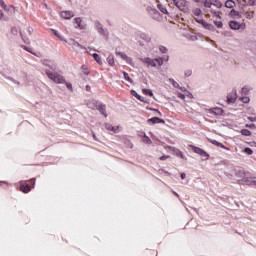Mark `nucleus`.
Here are the masks:
<instances>
[{
  "mask_svg": "<svg viewBox=\"0 0 256 256\" xmlns=\"http://www.w3.org/2000/svg\"><path fill=\"white\" fill-rule=\"evenodd\" d=\"M45 73L48 79H50V81H53L54 83L61 84V85L65 84L67 89H69L70 91H73V85L69 82H66L65 77L61 76V74L54 73L49 69H46Z\"/></svg>",
  "mask_w": 256,
  "mask_h": 256,
  "instance_id": "f257e3e1",
  "label": "nucleus"
},
{
  "mask_svg": "<svg viewBox=\"0 0 256 256\" xmlns=\"http://www.w3.org/2000/svg\"><path fill=\"white\" fill-rule=\"evenodd\" d=\"M140 61L146 65L147 67H162L163 65V58L158 57V58H150V57H142L140 58Z\"/></svg>",
  "mask_w": 256,
  "mask_h": 256,
  "instance_id": "f03ea898",
  "label": "nucleus"
},
{
  "mask_svg": "<svg viewBox=\"0 0 256 256\" xmlns=\"http://www.w3.org/2000/svg\"><path fill=\"white\" fill-rule=\"evenodd\" d=\"M204 7H206V9H211V13H213L215 17H219V12L213 10L212 7H216V9H221L223 7V3H221V1L219 0H205Z\"/></svg>",
  "mask_w": 256,
  "mask_h": 256,
  "instance_id": "7ed1b4c3",
  "label": "nucleus"
},
{
  "mask_svg": "<svg viewBox=\"0 0 256 256\" xmlns=\"http://www.w3.org/2000/svg\"><path fill=\"white\" fill-rule=\"evenodd\" d=\"M228 169L230 170V172H224L226 177H228V179H233L234 175H235V177H241L242 179L247 178L245 176V171L235 169V166H233V164H230L228 166Z\"/></svg>",
  "mask_w": 256,
  "mask_h": 256,
  "instance_id": "20e7f679",
  "label": "nucleus"
},
{
  "mask_svg": "<svg viewBox=\"0 0 256 256\" xmlns=\"http://www.w3.org/2000/svg\"><path fill=\"white\" fill-rule=\"evenodd\" d=\"M205 113L208 117H221L224 111L223 108L213 107V108H206Z\"/></svg>",
  "mask_w": 256,
  "mask_h": 256,
  "instance_id": "39448f33",
  "label": "nucleus"
},
{
  "mask_svg": "<svg viewBox=\"0 0 256 256\" xmlns=\"http://www.w3.org/2000/svg\"><path fill=\"white\" fill-rule=\"evenodd\" d=\"M229 27L233 31H245V29H247V24L245 22L239 23L236 20H231L229 22Z\"/></svg>",
  "mask_w": 256,
  "mask_h": 256,
  "instance_id": "423d86ee",
  "label": "nucleus"
},
{
  "mask_svg": "<svg viewBox=\"0 0 256 256\" xmlns=\"http://www.w3.org/2000/svg\"><path fill=\"white\" fill-rule=\"evenodd\" d=\"M189 148L194 153H197V155H200V157H203V159L205 161H207V159H209V153H207V151H205L203 148H200V147H197V146H194V145H189Z\"/></svg>",
  "mask_w": 256,
  "mask_h": 256,
  "instance_id": "0eeeda50",
  "label": "nucleus"
},
{
  "mask_svg": "<svg viewBox=\"0 0 256 256\" xmlns=\"http://www.w3.org/2000/svg\"><path fill=\"white\" fill-rule=\"evenodd\" d=\"M94 27L99 35H102L103 37H109V31L107 30V28H104L103 24H101L99 21L96 20L94 22Z\"/></svg>",
  "mask_w": 256,
  "mask_h": 256,
  "instance_id": "6e6552de",
  "label": "nucleus"
},
{
  "mask_svg": "<svg viewBox=\"0 0 256 256\" xmlns=\"http://www.w3.org/2000/svg\"><path fill=\"white\" fill-rule=\"evenodd\" d=\"M196 23H199L200 25H202V27H204V29H207L208 31H214L215 26H213V24H209L207 22H205V20L203 18H195Z\"/></svg>",
  "mask_w": 256,
  "mask_h": 256,
  "instance_id": "1a4fd4ad",
  "label": "nucleus"
},
{
  "mask_svg": "<svg viewBox=\"0 0 256 256\" xmlns=\"http://www.w3.org/2000/svg\"><path fill=\"white\" fill-rule=\"evenodd\" d=\"M41 63L45 65V67H49L51 71H57V64L55 63V61L49 60V59H43L41 60Z\"/></svg>",
  "mask_w": 256,
  "mask_h": 256,
  "instance_id": "9d476101",
  "label": "nucleus"
},
{
  "mask_svg": "<svg viewBox=\"0 0 256 256\" xmlns=\"http://www.w3.org/2000/svg\"><path fill=\"white\" fill-rule=\"evenodd\" d=\"M116 55H118L119 57H121V59L126 61V63H128V65H133V58L127 56V54H125V52L116 50Z\"/></svg>",
  "mask_w": 256,
  "mask_h": 256,
  "instance_id": "9b49d317",
  "label": "nucleus"
},
{
  "mask_svg": "<svg viewBox=\"0 0 256 256\" xmlns=\"http://www.w3.org/2000/svg\"><path fill=\"white\" fill-rule=\"evenodd\" d=\"M74 23L77 25L76 29H81V30L87 29V24L83 22V19H81V17L75 18Z\"/></svg>",
  "mask_w": 256,
  "mask_h": 256,
  "instance_id": "f8f14e48",
  "label": "nucleus"
},
{
  "mask_svg": "<svg viewBox=\"0 0 256 256\" xmlns=\"http://www.w3.org/2000/svg\"><path fill=\"white\" fill-rule=\"evenodd\" d=\"M20 191H22V193H29V191H31V185H29V182L21 181L20 182Z\"/></svg>",
  "mask_w": 256,
  "mask_h": 256,
  "instance_id": "ddd939ff",
  "label": "nucleus"
},
{
  "mask_svg": "<svg viewBox=\"0 0 256 256\" xmlns=\"http://www.w3.org/2000/svg\"><path fill=\"white\" fill-rule=\"evenodd\" d=\"M170 150L172 151L173 155L176 157H180V159H183L184 161H187V157L183 155V152L175 147H170Z\"/></svg>",
  "mask_w": 256,
  "mask_h": 256,
  "instance_id": "4468645a",
  "label": "nucleus"
},
{
  "mask_svg": "<svg viewBox=\"0 0 256 256\" xmlns=\"http://www.w3.org/2000/svg\"><path fill=\"white\" fill-rule=\"evenodd\" d=\"M146 11L151 15L154 19H159L160 13L157 9L149 6L147 7Z\"/></svg>",
  "mask_w": 256,
  "mask_h": 256,
  "instance_id": "2eb2a0df",
  "label": "nucleus"
},
{
  "mask_svg": "<svg viewBox=\"0 0 256 256\" xmlns=\"http://www.w3.org/2000/svg\"><path fill=\"white\" fill-rule=\"evenodd\" d=\"M174 5L177 7V9L183 11V9H185L187 6V0H174Z\"/></svg>",
  "mask_w": 256,
  "mask_h": 256,
  "instance_id": "dca6fc26",
  "label": "nucleus"
},
{
  "mask_svg": "<svg viewBox=\"0 0 256 256\" xmlns=\"http://www.w3.org/2000/svg\"><path fill=\"white\" fill-rule=\"evenodd\" d=\"M192 17H194V19H203V10L200 8L192 9Z\"/></svg>",
  "mask_w": 256,
  "mask_h": 256,
  "instance_id": "f3484780",
  "label": "nucleus"
},
{
  "mask_svg": "<svg viewBox=\"0 0 256 256\" xmlns=\"http://www.w3.org/2000/svg\"><path fill=\"white\" fill-rule=\"evenodd\" d=\"M237 101V91H232L227 95V102L228 103H235Z\"/></svg>",
  "mask_w": 256,
  "mask_h": 256,
  "instance_id": "a211bd4d",
  "label": "nucleus"
},
{
  "mask_svg": "<svg viewBox=\"0 0 256 256\" xmlns=\"http://www.w3.org/2000/svg\"><path fill=\"white\" fill-rule=\"evenodd\" d=\"M99 101H97V100H89L88 102H87V107L89 108V109H93L94 111L96 110L97 111V109H98V107H99Z\"/></svg>",
  "mask_w": 256,
  "mask_h": 256,
  "instance_id": "6ab92c4d",
  "label": "nucleus"
},
{
  "mask_svg": "<svg viewBox=\"0 0 256 256\" xmlns=\"http://www.w3.org/2000/svg\"><path fill=\"white\" fill-rule=\"evenodd\" d=\"M96 111H99L103 117H107V106L102 104L101 102L98 104V108Z\"/></svg>",
  "mask_w": 256,
  "mask_h": 256,
  "instance_id": "aec40b11",
  "label": "nucleus"
},
{
  "mask_svg": "<svg viewBox=\"0 0 256 256\" xmlns=\"http://www.w3.org/2000/svg\"><path fill=\"white\" fill-rule=\"evenodd\" d=\"M60 15L63 19H73V17H75V12H73V11H62Z\"/></svg>",
  "mask_w": 256,
  "mask_h": 256,
  "instance_id": "412c9836",
  "label": "nucleus"
},
{
  "mask_svg": "<svg viewBox=\"0 0 256 256\" xmlns=\"http://www.w3.org/2000/svg\"><path fill=\"white\" fill-rule=\"evenodd\" d=\"M147 123H151L152 125H157L159 123H165V120L159 117H152L147 120Z\"/></svg>",
  "mask_w": 256,
  "mask_h": 256,
  "instance_id": "4be33fe9",
  "label": "nucleus"
},
{
  "mask_svg": "<svg viewBox=\"0 0 256 256\" xmlns=\"http://www.w3.org/2000/svg\"><path fill=\"white\" fill-rule=\"evenodd\" d=\"M68 45H70L73 49H87L86 47H83V45L79 44V42L75 40H70L69 42L67 41Z\"/></svg>",
  "mask_w": 256,
  "mask_h": 256,
  "instance_id": "5701e85b",
  "label": "nucleus"
},
{
  "mask_svg": "<svg viewBox=\"0 0 256 256\" xmlns=\"http://www.w3.org/2000/svg\"><path fill=\"white\" fill-rule=\"evenodd\" d=\"M131 95H133V97H136V99H138V101H141L142 103H147V98L139 95L137 93V91L135 90H131Z\"/></svg>",
  "mask_w": 256,
  "mask_h": 256,
  "instance_id": "b1692460",
  "label": "nucleus"
},
{
  "mask_svg": "<svg viewBox=\"0 0 256 256\" xmlns=\"http://www.w3.org/2000/svg\"><path fill=\"white\" fill-rule=\"evenodd\" d=\"M105 129H107V131H112L113 133H119V126H113L109 123L105 124Z\"/></svg>",
  "mask_w": 256,
  "mask_h": 256,
  "instance_id": "393cba45",
  "label": "nucleus"
},
{
  "mask_svg": "<svg viewBox=\"0 0 256 256\" xmlns=\"http://www.w3.org/2000/svg\"><path fill=\"white\" fill-rule=\"evenodd\" d=\"M230 17H232L233 19H242L243 18L241 13H239V11H236L235 9H232L230 11Z\"/></svg>",
  "mask_w": 256,
  "mask_h": 256,
  "instance_id": "a878e982",
  "label": "nucleus"
},
{
  "mask_svg": "<svg viewBox=\"0 0 256 256\" xmlns=\"http://www.w3.org/2000/svg\"><path fill=\"white\" fill-rule=\"evenodd\" d=\"M157 7L159 11H161V13H163L164 15H169V11H167V7L165 5L158 3Z\"/></svg>",
  "mask_w": 256,
  "mask_h": 256,
  "instance_id": "bb28decb",
  "label": "nucleus"
},
{
  "mask_svg": "<svg viewBox=\"0 0 256 256\" xmlns=\"http://www.w3.org/2000/svg\"><path fill=\"white\" fill-rule=\"evenodd\" d=\"M51 31L56 37H58V39H60V41H65V43H67V39H65V37L59 33V31L55 29H51Z\"/></svg>",
  "mask_w": 256,
  "mask_h": 256,
  "instance_id": "cd10ccee",
  "label": "nucleus"
},
{
  "mask_svg": "<svg viewBox=\"0 0 256 256\" xmlns=\"http://www.w3.org/2000/svg\"><path fill=\"white\" fill-rule=\"evenodd\" d=\"M244 15V17H246V19H253L255 17V12L253 11H246L242 13Z\"/></svg>",
  "mask_w": 256,
  "mask_h": 256,
  "instance_id": "c85d7f7f",
  "label": "nucleus"
},
{
  "mask_svg": "<svg viewBox=\"0 0 256 256\" xmlns=\"http://www.w3.org/2000/svg\"><path fill=\"white\" fill-rule=\"evenodd\" d=\"M140 38L146 41V43H151V37L147 33H141Z\"/></svg>",
  "mask_w": 256,
  "mask_h": 256,
  "instance_id": "c756f323",
  "label": "nucleus"
},
{
  "mask_svg": "<svg viewBox=\"0 0 256 256\" xmlns=\"http://www.w3.org/2000/svg\"><path fill=\"white\" fill-rule=\"evenodd\" d=\"M169 83H171L172 87H174L175 89H181V91H183V88H181L179 83H177V81H175L174 79L170 78Z\"/></svg>",
  "mask_w": 256,
  "mask_h": 256,
  "instance_id": "7c9ffc66",
  "label": "nucleus"
},
{
  "mask_svg": "<svg viewBox=\"0 0 256 256\" xmlns=\"http://www.w3.org/2000/svg\"><path fill=\"white\" fill-rule=\"evenodd\" d=\"M107 62L111 67H115V57L113 55L107 57Z\"/></svg>",
  "mask_w": 256,
  "mask_h": 256,
  "instance_id": "2f4dec72",
  "label": "nucleus"
},
{
  "mask_svg": "<svg viewBox=\"0 0 256 256\" xmlns=\"http://www.w3.org/2000/svg\"><path fill=\"white\" fill-rule=\"evenodd\" d=\"M225 7H226L227 9H233V7H235V1H233V0H227V1L225 2Z\"/></svg>",
  "mask_w": 256,
  "mask_h": 256,
  "instance_id": "473e14b6",
  "label": "nucleus"
},
{
  "mask_svg": "<svg viewBox=\"0 0 256 256\" xmlns=\"http://www.w3.org/2000/svg\"><path fill=\"white\" fill-rule=\"evenodd\" d=\"M212 144L216 145L217 147H222V149H227L229 151V148L223 145V143L217 141V140H212Z\"/></svg>",
  "mask_w": 256,
  "mask_h": 256,
  "instance_id": "72a5a7b5",
  "label": "nucleus"
},
{
  "mask_svg": "<svg viewBox=\"0 0 256 256\" xmlns=\"http://www.w3.org/2000/svg\"><path fill=\"white\" fill-rule=\"evenodd\" d=\"M142 93L148 95V97H153V91L151 89L144 88L142 89Z\"/></svg>",
  "mask_w": 256,
  "mask_h": 256,
  "instance_id": "f704fd0d",
  "label": "nucleus"
},
{
  "mask_svg": "<svg viewBox=\"0 0 256 256\" xmlns=\"http://www.w3.org/2000/svg\"><path fill=\"white\" fill-rule=\"evenodd\" d=\"M123 77L125 79V81H128V83H133V79H131V77H129V73L123 71Z\"/></svg>",
  "mask_w": 256,
  "mask_h": 256,
  "instance_id": "c9c22d12",
  "label": "nucleus"
},
{
  "mask_svg": "<svg viewBox=\"0 0 256 256\" xmlns=\"http://www.w3.org/2000/svg\"><path fill=\"white\" fill-rule=\"evenodd\" d=\"M144 135V143H146L147 145H151V143H153V141H151V138H149V136H147V134L143 133Z\"/></svg>",
  "mask_w": 256,
  "mask_h": 256,
  "instance_id": "e433bc0d",
  "label": "nucleus"
},
{
  "mask_svg": "<svg viewBox=\"0 0 256 256\" xmlns=\"http://www.w3.org/2000/svg\"><path fill=\"white\" fill-rule=\"evenodd\" d=\"M241 134H242L244 137H251V132L249 131V129H242V130H241Z\"/></svg>",
  "mask_w": 256,
  "mask_h": 256,
  "instance_id": "4c0bfd02",
  "label": "nucleus"
},
{
  "mask_svg": "<svg viewBox=\"0 0 256 256\" xmlns=\"http://www.w3.org/2000/svg\"><path fill=\"white\" fill-rule=\"evenodd\" d=\"M92 57H94L95 61L98 62L99 65H101V63H103V62L101 61V57L99 56V54L93 53V54H92Z\"/></svg>",
  "mask_w": 256,
  "mask_h": 256,
  "instance_id": "58836bf2",
  "label": "nucleus"
},
{
  "mask_svg": "<svg viewBox=\"0 0 256 256\" xmlns=\"http://www.w3.org/2000/svg\"><path fill=\"white\" fill-rule=\"evenodd\" d=\"M159 51H160V53H163V54L165 55V54H167V52H168L169 50L167 49V47H165V46H163V45H160V46H159Z\"/></svg>",
  "mask_w": 256,
  "mask_h": 256,
  "instance_id": "ea45409f",
  "label": "nucleus"
},
{
  "mask_svg": "<svg viewBox=\"0 0 256 256\" xmlns=\"http://www.w3.org/2000/svg\"><path fill=\"white\" fill-rule=\"evenodd\" d=\"M11 33L15 36V35H19V28L17 27H12L11 28Z\"/></svg>",
  "mask_w": 256,
  "mask_h": 256,
  "instance_id": "a19ab883",
  "label": "nucleus"
},
{
  "mask_svg": "<svg viewBox=\"0 0 256 256\" xmlns=\"http://www.w3.org/2000/svg\"><path fill=\"white\" fill-rule=\"evenodd\" d=\"M249 7H256V0H247Z\"/></svg>",
  "mask_w": 256,
  "mask_h": 256,
  "instance_id": "79ce46f5",
  "label": "nucleus"
},
{
  "mask_svg": "<svg viewBox=\"0 0 256 256\" xmlns=\"http://www.w3.org/2000/svg\"><path fill=\"white\" fill-rule=\"evenodd\" d=\"M244 153H246L247 155H253V150L249 147L244 149Z\"/></svg>",
  "mask_w": 256,
  "mask_h": 256,
  "instance_id": "37998d69",
  "label": "nucleus"
},
{
  "mask_svg": "<svg viewBox=\"0 0 256 256\" xmlns=\"http://www.w3.org/2000/svg\"><path fill=\"white\" fill-rule=\"evenodd\" d=\"M0 21H7V17H5V14L2 10H0Z\"/></svg>",
  "mask_w": 256,
  "mask_h": 256,
  "instance_id": "c03bdc74",
  "label": "nucleus"
},
{
  "mask_svg": "<svg viewBox=\"0 0 256 256\" xmlns=\"http://www.w3.org/2000/svg\"><path fill=\"white\" fill-rule=\"evenodd\" d=\"M0 6L2 7V9H3L4 11H7V5L5 4V1L0 0Z\"/></svg>",
  "mask_w": 256,
  "mask_h": 256,
  "instance_id": "a18cd8bd",
  "label": "nucleus"
},
{
  "mask_svg": "<svg viewBox=\"0 0 256 256\" xmlns=\"http://www.w3.org/2000/svg\"><path fill=\"white\" fill-rule=\"evenodd\" d=\"M82 69L84 71V75H89V70H87V66L82 65Z\"/></svg>",
  "mask_w": 256,
  "mask_h": 256,
  "instance_id": "49530a36",
  "label": "nucleus"
},
{
  "mask_svg": "<svg viewBox=\"0 0 256 256\" xmlns=\"http://www.w3.org/2000/svg\"><path fill=\"white\" fill-rule=\"evenodd\" d=\"M215 25H217L218 28L221 29V28L223 27V22H221V21H216V22H215Z\"/></svg>",
  "mask_w": 256,
  "mask_h": 256,
  "instance_id": "de8ad7c7",
  "label": "nucleus"
},
{
  "mask_svg": "<svg viewBox=\"0 0 256 256\" xmlns=\"http://www.w3.org/2000/svg\"><path fill=\"white\" fill-rule=\"evenodd\" d=\"M159 173H163L164 175H168V176L171 175V173H169L168 171H165V170H163V169H160V170H159Z\"/></svg>",
  "mask_w": 256,
  "mask_h": 256,
  "instance_id": "09e8293b",
  "label": "nucleus"
},
{
  "mask_svg": "<svg viewBox=\"0 0 256 256\" xmlns=\"http://www.w3.org/2000/svg\"><path fill=\"white\" fill-rule=\"evenodd\" d=\"M178 98H179V99H182V100L184 101V99H185V94L179 92V93H178Z\"/></svg>",
  "mask_w": 256,
  "mask_h": 256,
  "instance_id": "8fccbe9b",
  "label": "nucleus"
},
{
  "mask_svg": "<svg viewBox=\"0 0 256 256\" xmlns=\"http://www.w3.org/2000/svg\"><path fill=\"white\" fill-rule=\"evenodd\" d=\"M35 181H36L35 178H32L29 180V183H30V185H32V187H35Z\"/></svg>",
  "mask_w": 256,
  "mask_h": 256,
  "instance_id": "3c124183",
  "label": "nucleus"
},
{
  "mask_svg": "<svg viewBox=\"0 0 256 256\" xmlns=\"http://www.w3.org/2000/svg\"><path fill=\"white\" fill-rule=\"evenodd\" d=\"M192 73L193 72L191 70L186 71L185 72V77H191Z\"/></svg>",
  "mask_w": 256,
  "mask_h": 256,
  "instance_id": "603ef678",
  "label": "nucleus"
},
{
  "mask_svg": "<svg viewBox=\"0 0 256 256\" xmlns=\"http://www.w3.org/2000/svg\"><path fill=\"white\" fill-rule=\"evenodd\" d=\"M159 159H160V161H165L166 159H169V156L168 155H163Z\"/></svg>",
  "mask_w": 256,
  "mask_h": 256,
  "instance_id": "864d4df0",
  "label": "nucleus"
},
{
  "mask_svg": "<svg viewBox=\"0 0 256 256\" xmlns=\"http://www.w3.org/2000/svg\"><path fill=\"white\" fill-rule=\"evenodd\" d=\"M243 103H249L250 99L249 97H242Z\"/></svg>",
  "mask_w": 256,
  "mask_h": 256,
  "instance_id": "5fc2aeb1",
  "label": "nucleus"
},
{
  "mask_svg": "<svg viewBox=\"0 0 256 256\" xmlns=\"http://www.w3.org/2000/svg\"><path fill=\"white\" fill-rule=\"evenodd\" d=\"M162 62L163 61H169V55H164L163 57H161Z\"/></svg>",
  "mask_w": 256,
  "mask_h": 256,
  "instance_id": "6e6d98bb",
  "label": "nucleus"
},
{
  "mask_svg": "<svg viewBox=\"0 0 256 256\" xmlns=\"http://www.w3.org/2000/svg\"><path fill=\"white\" fill-rule=\"evenodd\" d=\"M249 121H251L252 123L256 122V116L255 117H248Z\"/></svg>",
  "mask_w": 256,
  "mask_h": 256,
  "instance_id": "4d7b16f0",
  "label": "nucleus"
},
{
  "mask_svg": "<svg viewBox=\"0 0 256 256\" xmlns=\"http://www.w3.org/2000/svg\"><path fill=\"white\" fill-rule=\"evenodd\" d=\"M248 89H247V87H243L242 89H241V93H248Z\"/></svg>",
  "mask_w": 256,
  "mask_h": 256,
  "instance_id": "13d9d810",
  "label": "nucleus"
},
{
  "mask_svg": "<svg viewBox=\"0 0 256 256\" xmlns=\"http://www.w3.org/2000/svg\"><path fill=\"white\" fill-rule=\"evenodd\" d=\"M187 177V174H185L184 172L181 173V179H185Z\"/></svg>",
  "mask_w": 256,
  "mask_h": 256,
  "instance_id": "bf43d9fd",
  "label": "nucleus"
},
{
  "mask_svg": "<svg viewBox=\"0 0 256 256\" xmlns=\"http://www.w3.org/2000/svg\"><path fill=\"white\" fill-rule=\"evenodd\" d=\"M152 111H155L156 113H158V115H161V111H159V109H152Z\"/></svg>",
  "mask_w": 256,
  "mask_h": 256,
  "instance_id": "052dcab7",
  "label": "nucleus"
},
{
  "mask_svg": "<svg viewBox=\"0 0 256 256\" xmlns=\"http://www.w3.org/2000/svg\"><path fill=\"white\" fill-rule=\"evenodd\" d=\"M86 91H91V86L86 85Z\"/></svg>",
  "mask_w": 256,
  "mask_h": 256,
  "instance_id": "680f3d73",
  "label": "nucleus"
},
{
  "mask_svg": "<svg viewBox=\"0 0 256 256\" xmlns=\"http://www.w3.org/2000/svg\"><path fill=\"white\" fill-rule=\"evenodd\" d=\"M25 51H28V53H31V50L27 48V46H24Z\"/></svg>",
  "mask_w": 256,
  "mask_h": 256,
  "instance_id": "e2e57ef3",
  "label": "nucleus"
},
{
  "mask_svg": "<svg viewBox=\"0 0 256 256\" xmlns=\"http://www.w3.org/2000/svg\"><path fill=\"white\" fill-rule=\"evenodd\" d=\"M248 127H249L250 129H253V127H255V124H250V125H248Z\"/></svg>",
  "mask_w": 256,
  "mask_h": 256,
  "instance_id": "0e129e2a",
  "label": "nucleus"
},
{
  "mask_svg": "<svg viewBox=\"0 0 256 256\" xmlns=\"http://www.w3.org/2000/svg\"><path fill=\"white\" fill-rule=\"evenodd\" d=\"M11 81H13V83H15L16 85H19V81H16V80H11Z\"/></svg>",
  "mask_w": 256,
  "mask_h": 256,
  "instance_id": "69168bd1",
  "label": "nucleus"
},
{
  "mask_svg": "<svg viewBox=\"0 0 256 256\" xmlns=\"http://www.w3.org/2000/svg\"><path fill=\"white\" fill-rule=\"evenodd\" d=\"M0 183H5L6 185H9V182L7 181H0Z\"/></svg>",
  "mask_w": 256,
  "mask_h": 256,
  "instance_id": "338daca9",
  "label": "nucleus"
},
{
  "mask_svg": "<svg viewBox=\"0 0 256 256\" xmlns=\"http://www.w3.org/2000/svg\"><path fill=\"white\" fill-rule=\"evenodd\" d=\"M174 195H176L177 197L179 196V194H177L176 192H174Z\"/></svg>",
  "mask_w": 256,
  "mask_h": 256,
  "instance_id": "774afa93",
  "label": "nucleus"
}]
</instances>
